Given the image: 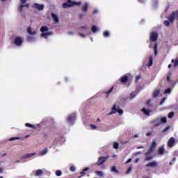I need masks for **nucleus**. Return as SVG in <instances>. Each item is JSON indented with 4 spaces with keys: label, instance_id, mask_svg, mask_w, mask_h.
Returning a JSON list of instances; mask_svg holds the SVG:
<instances>
[{
    "label": "nucleus",
    "instance_id": "nucleus-1",
    "mask_svg": "<svg viewBox=\"0 0 178 178\" xmlns=\"http://www.w3.org/2000/svg\"><path fill=\"white\" fill-rule=\"evenodd\" d=\"M176 19L178 20V10L172 13L168 17V21H164L165 26H168L169 23H173Z\"/></svg>",
    "mask_w": 178,
    "mask_h": 178
},
{
    "label": "nucleus",
    "instance_id": "nucleus-2",
    "mask_svg": "<svg viewBox=\"0 0 178 178\" xmlns=\"http://www.w3.org/2000/svg\"><path fill=\"white\" fill-rule=\"evenodd\" d=\"M40 31L42 33L40 35L42 38H48L49 35H52V33L48 32V27L47 26H42Z\"/></svg>",
    "mask_w": 178,
    "mask_h": 178
},
{
    "label": "nucleus",
    "instance_id": "nucleus-3",
    "mask_svg": "<svg viewBox=\"0 0 178 178\" xmlns=\"http://www.w3.org/2000/svg\"><path fill=\"white\" fill-rule=\"evenodd\" d=\"M81 5V2H76V1H72L70 0H68L66 3H64L63 4V8H70L72 6H80Z\"/></svg>",
    "mask_w": 178,
    "mask_h": 178
},
{
    "label": "nucleus",
    "instance_id": "nucleus-4",
    "mask_svg": "<svg viewBox=\"0 0 178 178\" xmlns=\"http://www.w3.org/2000/svg\"><path fill=\"white\" fill-rule=\"evenodd\" d=\"M155 147H156V140H154L152 143L150 147H149V152L146 154L147 156H146V159H145V161H151V159H152V156H148V154L150 152H152V149H154V148H155Z\"/></svg>",
    "mask_w": 178,
    "mask_h": 178
},
{
    "label": "nucleus",
    "instance_id": "nucleus-5",
    "mask_svg": "<svg viewBox=\"0 0 178 178\" xmlns=\"http://www.w3.org/2000/svg\"><path fill=\"white\" fill-rule=\"evenodd\" d=\"M119 113V115H123V110L120 109L118 106H116V104H114L111 108V112H110L108 115H113V113Z\"/></svg>",
    "mask_w": 178,
    "mask_h": 178
},
{
    "label": "nucleus",
    "instance_id": "nucleus-6",
    "mask_svg": "<svg viewBox=\"0 0 178 178\" xmlns=\"http://www.w3.org/2000/svg\"><path fill=\"white\" fill-rule=\"evenodd\" d=\"M175 144H177V140L175 139V138L171 137L168 142V146L170 147H173V145H175Z\"/></svg>",
    "mask_w": 178,
    "mask_h": 178
},
{
    "label": "nucleus",
    "instance_id": "nucleus-7",
    "mask_svg": "<svg viewBox=\"0 0 178 178\" xmlns=\"http://www.w3.org/2000/svg\"><path fill=\"white\" fill-rule=\"evenodd\" d=\"M27 33L28 34H30V35H35V34H37V30L31 26H29L27 29Z\"/></svg>",
    "mask_w": 178,
    "mask_h": 178
},
{
    "label": "nucleus",
    "instance_id": "nucleus-8",
    "mask_svg": "<svg viewBox=\"0 0 178 178\" xmlns=\"http://www.w3.org/2000/svg\"><path fill=\"white\" fill-rule=\"evenodd\" d=\"M13 42L15 45H22L23 43V40L20 37L15 38Z\"/></svg>",
    "mask_w": 178,
    "mask_h": 178
},
{
    "label": "nucleus",
    "instance_id": "nucleus-9",
    "mask_svg": "<svg viewBox=\"0 0 178 178\" xmlns=\"http://www.w3.org/2000/svg\"><path fill=\"white\" fill-rule=\"evenodd\" d=\"M141 112L143 113V114L145 115L146 116H149V113H151L152 111H151V109L147 107H143L141 109Z\"/></svg>",
    "mask_w": 178,
    "mask_h": 178
},
{
    "label": "nucleus",
    "instance_id": "nucleus-10",
    "mask_svg": "<svg viewBox=\"0 0 178 178\" xmlns=\"http://www.w3.org/2000/svg\"><path fill=\"white\" fill-rule=\"evenodd\" d=\"M24 8H26L28 9L29 8V3H21V4L19 5V8H18V10L19 12H23Z\"/></svg>",
    "mask_w": 178,
    "mask_h": 178
},
{
    "label": "nucleus",
    "instance_id": "nucleus-11",
    "mask_svg": "<svg viewBox=\"0 0 178 178\" xmlns=\"http://www.w3.org/2000/svg\"><path fill=\"white\" fill-rule=\"evenodd\" d=\"M157 38H158V33L156 32H152L150 34L151 41H156Z\"/></svg>",
    "mask_w": 178,
    "mask_h": 178
},
{
    "label": "nucleus",
    "instance_id": "nucleus-12",
    "mask_svg": "<svg viewBox=\"0 0 178 178\" xmlns=\"http://www.w3.org/2000/svg\"><path fill=\"white\" fill-rule=\"evenodd\" d=\"M107 157H100L98 159V161L97 162V165H104V163L105 162V161H106Z\"/></svg>",
    "mask_w": 178,
    "mask_h": 178
},
{
    "label": "nucleus",
    "instance_id": "nucleus-13",
    "mask_svg": "<svg viewBox=\"0 0 178 178\" xmlns=\"http://www.w3.org/2000/svg\"><path fill=\"white\" fill-rule=\"evenodd\" d=\"M33 8L35 9H37L38 10H42L44 8L43 4H38V3H35L33 5Z\"/></svg>",
    "mask_w": 178,
    "mask_h": 178
},
{
    "label": "nucleus",
    "instance_id": "nucleus-14",
    "mask_svg": "<svg viewBox=\"0 0 178 178\" xmlns=\"http://www.w3.org/2000/svg\"><path fill=\"white\" fill-rule=\"evenodd\" d=\"M34 155H35V153H29L26 154H24L21 157V159H28V158H31V156H34Z\"/></svg>",
    "mask_w": 178,
    "mask_h": 178
},
{
    "label": "nucleus",
    "instance_id": "nucleus-15",
    "mask_svg": "<svg viewBox=\"0 0 178 178\" xmlns=\"http://www.w3.org/2000/svg\"><path fill=\"white\" fill-rule=\"evenodd\" d=\"M51 17L55 23H59V17L55 13H51Z\"/></svg>",
    "mask_w": 178,
    "mask_h": 178
},
{
    "label": "nucleus",
    "instance_id": "nucleus-16",
    "mask_svg": "<svg viewBox=\"0 0 178 178\" xmlns=\"http://www.w3.org/2000/svg\"><path fill=\"white\" fill-rule=\"evenodd\" d=\"M157 165L158 163L156 161H152L147 164L145 166L146 168H155V166H156Z\"/></svg>",
    "mask_w": 178,
    "mask_h": 178
},
{
    "label": "nucleus",
    "instance_id": "nucleus-17",
    "mask_svg": "<svg viewBox=\"0 0 178 178\" xmlns=\"http://www.w3.org/2000/svg\"><path fill=\"white\" fill-rule=\"evenodd\" d=\"M158 152L160 155H163V154H165V146L160 147Z\"/></svg>",
    "mask_w": 178,
    "mask_h": 178
},
{
    "label": "nucleus",
    "instance_id": "nucleus-18",
    "mask_svg": "<svg viewBox=\"0 0 178 178\" xmlns=\"http://www.w3.org/2000/svg\"><path fill=\"white\" fill-rule=\"evenodd\" d=\"M35 40H36L35 35L28 36L27 38V41H29V42H33Z\"/></svg>",
    "mask_w": 178,
    "mask_h": 178
},
{
    "label": "nucleus",
    "instance_id": "nucleus-19",
    "mask_svg": "<svg viewBox=\"0 0 178 178\" xmlns=\"http://www.w3.org/2000/svg\"><path fill=\"white\" fill-rule=\"evenodd\" d=\"M95 175H97L99 177H104V172L102 171H99V170H97L95 172Z\"/></svg>",
    "mask_w": 178,
    "mask_h": 178
},
{
    "label": "nucleus",
    "instance_id": "nucleus-20",
    "mask_svg": "<svg viewBox=\"0 0 178 178\" xmlns=\"http://www.w3.org/2000/svg\"><path fill=\"white\" fill-rule=\"evenodd\" d=\"M25 126L26 127H29V129H33L34 130H35V129H37V127H35V125H33L32 124L30 123H26Z\"/></svg>",
    "mask_w": 178,
    "mask_h": 178
},
{
    "label": "nucleus",
    "instance_id": "nucleus-21",
    "mask_svg": "<svg viewBox=\"0 0 178 178\" xmlns=\"http://www.w3.org/2000/svg\"><path fill=\"white\" fill-rule=\"evenodd\" d=\"M76 118V114H72L69 115L67 120L68 122H72V120H74V118Z\"/></svg>",
    "mask_w": 178,
    "mask_h": 178
},
{
    "label": "nucleus",
    "instance_id": "nucleus-22",
    "mask_svg": "<svg viewBox=\"0 0 178 178\" xmlns=\"http://www.w3.org/2000/svg\"><path fill=\"white\" fill-rule=\"evenodd\" d=\"M159 94H161V92L159 91V90H156L154 93H153V97L154 98H156V97H159Z\"/></svg>",
    "mask_w": 178,
    "mask_h": 178
},
{
    "label": "nucleus",
    "instance_id": "nucleus-23",
    "mask_svg": "<svg viewBox=\"0 0 178 178\" xmlns=\"http://www.w3.org/2000/svg\"><path fill=\"white\" fill-rule=\"evenodd\" d=\"M152 63H153V61H152V56H150L149 58V60H148V63H147V66L149 67L151 66H152Z\"/></svg>",
    "mask_w": 178,
    "mask_h": 178
},
{
    "label": "nucleus",
    "instance_id": "nucleus-24",
    "mask_svg": "<svg viewBox=\"0 0 178 178\" xmlns=\"http://www.w3.org/2000/svg\"><path fill=\"white\" fill-rule=\"evenodd\" d=\"M88 9V3H85L83 4V12H87V10Z\"/></svg>",
    "mask_w": 178,
    "mask_h": 178
},
{
    "label": "nucleus",
    "instance_id": "nucleus-25",
    "mask_svg": "<svg viewBox=\"0 0 178 178\" xmlns=\"http://www.w3.org/2000/svg\"><path fill=\"white\" fill-rule=\"evenodd\" d=\"M99 31V29H98V27L95 26H92V33H97V31Z\"/></svg>",
    "mask_w": 178,
    "mask_h": 178
},
{
    "label": "nucleus",
    "instance_id": "nucleus-26",
    "mask_svg": "<svg viewBox=\"0 0 178 178\" xmlns=\"http://www.w3.org/2000/svg\"><path fill=\"white\" fill-rule=\"evenodd\" d=\"M87 170H90V168H86L85 169L83 170V172H81V176H84L86 175V172Z\"/></svg>",
    "mask_w": 178,
    "mask_h": 178
},
{
    "label": "nucleus",
    "instance_id": "nucleus-27",
    "mask_svg": "<svg viewBox=\"0 0 178 178\" xmlns=\"http://www.w3.org/2000/svg\"><path fill=\"white\" fill-rule=\"evenodd\" d=\"M111 172H113L114 173H119V171L116 169L115 166H113L111 168Z\"/></svg>",
    "mask_w": 178,
    "mask_h": 178
},
{
    "label": "nucleus",
    "instance_id": "nucleus-28",
    "mask_svg": "<svg viewBox=\"0 0 178 178\" xmlns=\"http://www.w3.org/2000/svg\"><path fill=\"white\" fill-rule=\"evenodd\" d=\"M121 81L122 83H126L127 81V76H124L121 78Z\"/></svg>",
    "mask_w": 178,
    "mask_h": 178
},
{
    "label": "nucleus",
    "instance_id": "nucleus-29",
    "mask_svg": "<svg viewBox=\"0 0 178 178\" xmlns=\"http://www.w3.org/2000/svg\"><path fill=\"white\" fill-rule=\"evenodd\" d=\"M160 120H161V123H166V122L168 121V120H166V117H161V118H160Z\"/></svg>",
    "mask_w": 178,
    "mask_h": 178
},
{
    "label": "nucleus",
    "instance_id": "nucleus-30",
    "mask_svg": "<svg viewBox=\"0 0 178 178\" xmlns=\"http://www.w3.org/2000/svg\"><path fill=\"white\" fill-rule=\"evenodd\" d=\"M40 175H42V170H38L35 172V175H36V176H40Z\"/></svg>",
    "mask_w": 178,
    "mask_h": 178
},
{
    "label": "nucleus",
    "instance_id": "nucleus-31",
    "mask_svg": "<svg viewBox=\"0 0 178 178\" xmlns=\"http://www.w3.org/2000/svg\"><path fill=\"white\" fill-rule=\"evenodd\" d=\"M47 152H48V150L47 149H44V150H42L40 152V155H45V154H47Z\"/></svg>",
    "mask_w": 178,
    "mask_h": 178
},
{
    "label": "nucleus",
    "instance_id": "nucleus-32",
    "mask_svg": "<svg viewBox=\"0 0 178 178\" xmlns=\"http://www.w3.org/2000/svg\"><path fill=\"white\" fill-rule=\"evenodd\" d=\"M156 48H158V45L156 44L154 45V55H155V56H156V55L158 54V50L156 49Z\"/></svg>",
    "mask_w": 178,
    "mask_h": 178
},
{
    "label": "nucleus",
    "instance_id": "nucleus-33",
    "mask_svg": "<svg viewBox=\"0 0 178 178\" xmlns=\"http://www.w3.org/2000/svg\"><path fill=\"white\" fill-rule=\"evenodd\" d=\"M109 34H110L109 31H106L104 32L103 35H104V37H109Z\"/></svg>",
    "mask_w": 178,
    "mask_h": 178
},
{
    "label": "nucleus",
    "instance_id": "nucleus-34",
    "mask_svg": "<svg viewBox=\"0 0 178 178\" xmlns=\"http://www.w3.org/2000/svg\"><path fill=\"white\" fill-rule=\"evenodd\" d=\"M113 148H115V149H118L119 148V143H114L113 144Z\"/></svg>",
    "mask_w": 178,
    "mask_h": 178
},
{
    "label": "nucleus",
    "instance_id": "nucleus-35",
    "mask_svg": "<svg viewBox=\"0 0 178 178\" xmlns=\"http://www.w3.org/2000/svg\"><path fill=\"white\" fill-rule=\"evenodd\" d=\"M70 170L71 172H76V167H74V165L71 166V167L70 168Z\"/></svg>",
    "mask_w": 178,
    "mask_h": 178
},
{
    "label": "nucleus",
    "instance_id": "nucleus-36",
    "mask_svg": "<svg viewBox=\"0 0 178 178\" xmlns=\"http://www.w3.org/2000/svg\"><path fill=\"white\" fill-rule=\"evenodd\" d=\"M170 91H172V90L170 88H168L165 90L164 94H170Z\"/></svg>",
    "mask_w": 178,
    "mask_h": 178
},
{
    "label": "nucleus",
    "instance_id": "nucleus-37",
    "mask_svg": "<svg viewBox=\"0 0 178 178\" xmlns=\"http://www.w3.org/2000/svg\"><path fill=\"white\" fill-rule=\"evenodd\" d=\"M14 140H20V137H15L10 138V141H14Z\"/></svg>",
    "mask_w": 178,
    "mask_h": 178
},
{
    "label": "nucleus",
    "instance_id": "nucleus-38",
    "mask_svg": "<svg viewBox=\"0 0 178 178\" xmlns=\"http://www.w3.org/2000/svg\"><path fill=\"white\" fill-rule=\"evenodd\" d=\"M175 113H173V112H171L168 114V118L169 119H172V118H173Z\"/></svg>",
    "mask_w": 178,
    "mask_h": 178
},
{
    "label": "nucleus",
    "instance_id": "nucleus-39",
    "mask_svg": "<svg viewBox=\"0 0 178 178\" xmlns=\"http://www.w3.org/2000/svg\"><path fill=\"white\" fill-rule=\"evenodd\" d=\"M56 176H61L62 175V172L60 170H57L56 172Z\"/></svg>",
    "mask_w": 178,
    "mask_h": 178
},
{
    "label": "nucleus",
    "instance_id": "nucleus-40",
    "mask_svg": "<svg viewBox=\"0 0 178 178\" xmlns=\"http://www.w3.org/2000/svg\"><path fill=\"white\" fill-rule=\"evenodd\" d=\"M90 129H92V130H97V126L90 124Z\"/></svg>",
    "mask_w": 178,
    "mask_h": 178
},
{
    "label": "nucleus",
    "instance_id": "nucleus-41",
    "mask_svg": "<svg viewBox=\"0 0 178 178\" xmlns=\"http://www.w3.org/2000/svg\"><path fill=\"white\" fill-rule=\"evenodd\" d=\"M169 129H170V126H168L167 127H165L164 129H163V133H166V131H168V130H169Z\"/></svg>",
    "mask_w": 178,
    "mask_h": 178
},
{
    "label": "nucleus",
    "instance_id": "nucleus-42",
    "mask_svg": "<svg viewBox=\"0 0 178 178\" xmlns=\"http://www.w3.org/2000/svg\"><path fill=\"white\" fill-rule=\"evenodd\" d=\"M81 30L82 31H87V30H88V28H87L86 26H82V27L81 28Z\"/></svg>",
    "mask_w": 178,
    "mask_h": 178
},
{
    "label": "nucleus",
    "instance_id": "nucleus-43",
    "mask_svg": "<svg viewBox=\"0 0 178 178\" xmlns=\"http://www.w3.org/2000/svg\"><path fill=\"white\" fill-rule=\"evenodd\" d=\"M130 172H131V167L129 168L128 170L126 172L127 175H129V173H130Z\"/></svg>",
    "mask_w": 178,
    "mask_h": 178
},
{
    "label": "nucleus",
    "instance_id": "nucleus-44",
    "mask_svg": "<svg viewBox=\"0 0 178 178\" xmlns=\"http://www.w3.org/2000/svg\"><path fill=\"white\" fill-rule=\"evenodd\" d=\"M79 37H82V38H86V35L84 33H79Z\"/></svg>",
    "mask_w": 178,
    "mask_h": 178
},
{
    "label": "nucleus",
    "instance_id": "nucleus-45",
    "mask_svg": "<svg viewBox=\"0 0 178 178\" xmlns=\"http://www.w3.org/2000/svg\"><path fill=\"white\" fill-rule=\"evenodd\" d=\"M21 3H26L27 2V0H20Z\"/></svg>",
    "mask_w": 178,
    "mask_h": 178
},
{
    "label": "nucleus",
    "instance_id": "nucleus-46",
    "mask_svg": "<svg viewBox=\"0 0 178 178\" xmlns=\"http://www.w3.org/2000/svg\"><path fill=\"white\" fill-rule=\"evenodd\" d=\"M167 81H170V76H167Z\"/></svg>",
    "mask_w": 178,
    "mask_h": 178
},
{
    "label": "nucleus",
    "instance_id": "nucleus-47",
    "mask_svg": "<svg viewBox=\"0 0 178 178\" xmlns=\"http://www.w3.org/2000/svg\"><path fill=\"white\" fill-rule=\"evenodd\" d=\"M135 162H136V163H138V162H140V159H136Z\"/></svg>",
    "mask_w": 178,
    "mask_h": 178
},
{
    "label": "nucleus",
    "instance_id": "nucleus-48",
    "mask_svg": "<svg viewBox=\"0 0 178 178\" xmlns=\"http://www.w3.org/2000/svg\"><path fill=\"white\" fill-rule=\"evenodd\" d=\"M129 162H131V159H129L128 161H127V163H129Z\"/></svg>",
    "mask_w": 178,
    "mask_h": 178
},
{
    "label": "nucleus",
    "instance_id": "nucleus-49",
    "mask_svg": "<svg viewBox=\"0 0 178 178\" xmlns=\"http://www.w3.org/2000/svg\"><path fill=\"white\" fill-rule=\"evenodd\" d=\"M93 13H98V10H94Z\"/></svg>",
    "mask_w": 178,
    "mask_h": 178
},
{
    "label": "nucleus",
    "instance_id": "nucleus-50",
    "mask_svg": "<svg viewBox=\"0 0 178 178\" xmlns=\"http://www.w3.org/2000/svg\"><path fill=\"white\" fill-rule=\"evenodd\" d=\"M134 137L135 138H137V137H138V134H135V135L134 136Z\"/></svg>",
    "mask_w": 178,
    "mask_h": 178
},
{
    "label": "nucleus",
    "instance_id": "nucleus-51",
    "mask_svg": "<svg viewBox=\"0 0 178 178\" xmlns=\"http://www.w3.org/2000/svg\"><path fill=\"white\" fill-rule=\"evenodd\" d=\"M168 67H169V69H170V68L172 67V64H170V65H168Z\"/></svg>",
    "mask_w": 178,
    "mask_h": 178
},
{
    "label": "nucleus",
    "instance_id": "nucleus-52",
    "mask_svg": "<svg viewBox=\"0 0 178 178\" xmlns=\"http://www.w3.org/2000/svg\"><path fill=\"white\" fill-rule=\"evenodd\" d=\"M149 102H150V101H147V105H149Z\"/></svg>",
    "mask_w": 178,
    "mask_h": 178
},
{
    "label": "nucleus",
    "instance_id": "nucleus-53",
    "mask_svg": "<svg viewBox=\"0 0 178 178\" xmlns=\"http://www.w3.org/2000/svg\"><path fill=\"white\" fill-rule=\"evenodd\" d=\"M7 0H1V2H6Z\"/></svg>",
    "mask_w": 178,
    "mask_h": 178
},
{
    "label": "nucleus",
    "instance_id": "nucleus-54",
    "mask_svg": "<svg viewBox=\"0 0 178 178\" xmlns=\"http://www.w3.org/2000/svg\"><path fill=\"white\" fill-rule=\"evenodd\" d=\"M164 102H165V100H163L161 104H163Z\"/></svg>",
    "mask_w": 178,
    "mask_h": 178
},
{
    "label": "nucleus",
    "instance_id": "nucleus-55",
    "mask_svg": "<svg viewBox=\"0 0 178 178\" xmlns=\"http://www.w3.org/2000/svg\"><path fill=\"white\" fill-rule=\"evenodd\" d=\"M138 148H144V147H137L138 149Z\"/></svg>",
    "mask_w": 178,
    "mask_h": 178
},
{
    "label": "nucleus",
    "instance_id": "nucleus-56",
    "mask_svg": "<svg viewBox=\"0 0 178 178\" xmlns=\"http://www.w3.org/2000/svg\"><path fill=\"white\" fill-rule=\"evenodd\" d=\"M136 79H137V80H138V79H140V77H139V76H137V78H136Z\"/></svg>",
    "mask_w": 178,
    "mask_h": 178
},
{
    "label": "nucleus",
    "instance_id": "nucleus-57",
    "mask_svg": "<svg viewBox=\"0 0 178 178\" xmlns=\"http://www.w3.org/2000/svg\"><path fill=\"white\" fill-rule=\"evenodd\" d=\"M151 134H147V136H150Z\"/></svg>",
    "mask_w": 178,
    "mask_h": 178
},
{
    "label": "nucleus",
    "instance_id": "nucleus-58",
    "mask_svg": "<svg viewBox=\"0 0 178 178\" xmlns=\"http://www.w3.org/2000/svg\"><path fill=\"white\" fill-rule=\"evenodd\" d=\"M140 1V2H143V0H139Z\"/></svg>",
    "mask_w": 178,
    "mask_h": 178
},
{
    "label": "nucleus",
    "instance_id": "nucleus-59",
    "mask_svg": "<svg viewBox=\"0 0 178 178\" xmlns=\"http://www.w3.org/2000/svg\"><path fill=\"white\" fill-rule=\"evenodd\" d=\"M110 92H111V90L109 92H108V94H110Z\"/></svg>",
    "mask_w": 178,
    "mask_h": 178
},
{
    "label": "nucleus",
    "instance_id": "nucleus-60",
    "mask_svg": "<svg viewBox=\"0 0 178 178\" xmlns=\"http://www.w3.org/2000/svg\"><path fill=\"white\" fill-rule=\"evenodd\" d=\"M97 122H99V119H97Z\"/></svg>",
    "mask_w": 178,
    "mask_h": 178
},
{
    "label": "nucleus",
    "instance_id": "nucleus-61",
    "mask_svg": "<svg viewBox=\"0 0 178 178\" xmlns=\"http://www.w3.org/2000/svg\"><path fill=\"white\" fill-rule=\"evenodd\" d=\"M136 154H140V152L136 153Z\"/></svg>",
    "mask_w": 178,
    "mask_h": 178
},
{
    "label": "nucleus",
    "instance_id": "nucleus-62",
    "mask_svg": "<svg viewBox=\"0 0 178 178\" xmlns=\"http://www.w3.org/2000/svg\"><path fill=\"white\" fill-rule=\"evenodd\" d=\"M17 162H20L19 161H17Z\"/></svg>",
    "mask_w": 178,
    "mask_h": 178
},
{
    "label": "nucleus",
    "instance_id": "nucleus-63",
    "mask_svg": "<svg viewBox=\"0 0 178 178\" xmlns=\"http://www.w3.org/2000/svg\"><path fill=\"white\" fill-rule=\"evenodd\" d=\"M0 178H3L2 177H0Z\"/></svg>",
    "mask_w": 178,
    "mask_h": 178
}]
</instances>
